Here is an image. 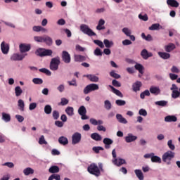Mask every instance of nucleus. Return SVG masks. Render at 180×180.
<instances>
[{
	"label": "nucleus",
	"instance_id": "1",
	"mask_svg": "<svg viewBox=\"0 0 180 180\" xmlns=\"http://www.w3.org/2000/svg\"><path fill=\"white\" fill-rule=\"evenodd\" d=\"M35 54L38 57H49L50 56H52L53 51L51 49L39 48L35 51Z\"/></svg>",
	"mask_w": 180,
	"mask_h": 180
},
{
	"label": "nucleus",
	"instance_id": "2",
	"mask_svg": "<svg viewBox=\"0 0 180 180\" xmlns=\"http://www.w3.org/2000/svg\"><path fill=\"white\" fill-rule=\"evenodd\" d=\"M87 171L89 174L94 175L95 176H99V175H101V170L99 169L98 165L95 163L91 164L88 167Z\"/></svg>",
	"mask_w": 180,
	"mask_h": 180
},
{
	"label": "nucleus",
	"instance_id": "3",
	"mask_svg": "<svg viewBox=\"0 0 180 180\" xmlns=\"http://www.w3.org/2000/svg\"><path fill=\"white\" fill-rule=\"evenodd\" d=\"M60 64H61L60 56H56L51 60L49 68L51 70V71H57Z\"/></svg>",
	"mask_w": 180,
	"mask_h": 180
},
{
	"label": "nucleus",
	"instance_id": "4",
	"mask_svg": "<svg viewBox=\"0 0 180 180\" xmlns=\"http://www.w3.org/2000/svg\"><path fill=\"white\" fill-rule=\"evenodd\" d=\"M174 157L175 153L169 150L163 154L162 158L164 162H167V165H171V160H172V158H174Z\"/></svg>",
	"mask_w": 180,
	"mask_h": 180
},
{
	"label": "nucleus",
	"instance_id": "5",
	"mask_svg": "<svg viewBox=\"0 0 180 180\" xmlns=\"http://www.w3.org/2000/svg\"><path fill=\"white\" fill-rule=\"evenodd\" d=\"M80 30L84 34H87V36H96V34L89 28V27L85 24L80 25Z\"/></svg>",
	"mask_w": 180,
	"mask_h": 180
},
{
	"label": "nucleus",
	"instance_id": "6",
	"mask_svg": "<svg viewBox=\"0 0 180 180\" xmlns=\"http://www.w3.org/2000/svg\"><path fill=\"white\" fill-rule=\"evenodd\" d=\"M98 89H99V85L96 84H90L84 89V94L85 95H88L89 92H93L94 91H98Z\"/></svg>",
	"mask_w": 180,
	"mask_h": 180
},
{
	"label": "nucleus",
	"instance_id": "7",
	"mask_svg": "<svg viewBox=\"0 0 180 180\" xmlns=\"http://www.w3.org/2000/svg\"><path fill=\"white\" fill-rule=\"evenodd\" d=\"M78 113L80 116H82V120H87V119H89V117L86 115V108L85 106H80L78 109Z\"/></svg>",
	"mask_w": 180,
	"mask_h": 180
},
{
	"label": "nucleus",
	"instance_id": "8",
	"mask_svg": "<svg viewBox=\"0 0 180 180\" xmlns=\"http://www.w3.org/2000/svg\"><path fill=\"white\" fill-rule=\"evenodd\" d=\"M62 60L65 62V64H70L71 63V55L67 51H63L62 52Z\"/></svg>",
	"mask_w": 180,
	"mask_h": 180
},
{
	"label": "nucleus",
	"instance_id": "9",
	"mask_svg": "<svg viewBox=\"0 0 180 180\" xmlns=\"http://www.w3.org/2000/svg\"><path fill=\"white\" fill-rule=\"evenodd\" d=\"M27 56V53L25 54H19V53H13L11 57V61H22L25 57Z\"/></svg>",
	"mask_w": 180,
	"mask_h": 180
},
{
	"label": "nucleus",
	"instance_id": "10",
	"mask_svg": "<svg viewBox=\"0 0 180 180\" xmlns=\"http://www.w3.org/2000/svg\"><path fill=\"white\" fill-rule=\"evenodd\" d=\"M79 141H81V134L78 132H76L72 136V143L78 144Z\"/></svg>",
	"mask_w": 180,
	"mask_h": 180
},
{
	"label": "nucleus",
	"instance_id": "11",
	"mask_svg": "<svg viewBox=\"0 0 180 180\" xmlns=\"http://www.w3.org/2000/svg\"><path fill=\"white\" fill-rule=\"evenodd\" d=\"M141 56L143 58V60H148L150 57H153V53H148V51H147V49H143L141 52Z\"/></svg>",
	"mask_w": 180,
	"mask_h": 180
},
{
	"label": "nucleus",
	"instance_id": "12",
	"mask_svg": "<svg viewBox=\"0 0 180 180\" xmlns=\"http://www.w3.org/2000/svg\"><path fill=\"white\" fill-rule=\"evenodd\" d=\"M178 120V118L175 115H167L165 117V122L167 123L175 122Z\"/></svg>",
	"mask_w": 180,
	"mask_h": 180
},
{
	"label": "nucleus",
	"instance_id": "13",
	"mask_svg": "<svg viewBox=\"0 0 180 180\" xmlns=\"http://www.w3.org/2000/svg\"><path fill=\"white\" fill-rule=\"evenodd\" d=\"M20 53H27V51H30V45H27L25 44H20Z\"/></svg>",
	"mask_w": 180,
	"mask_h": 180
},
{
	"label": "nucleus",
	"instance_id": "14",
	"mask_svg": "<svg viewBox=\"0 0 180 180\" xmlns=\"http://www.w3.org/2000/svg\"><path fill=\"white\" fill-rule=\"evenodd\" d=\"M112 163L114 165H117V167H120L121 165H123V164H126V160L122 158H115L112 160Z\"/></svg>",
	"mask_w": 180,
	"mask_h": 180
},
{
	"label": "nucleus",
	"instance_id": "15",
	"mask_svg": "<svg viewBox=\"0 0 180 180\" xmlns=\"http://www.w3.org/2000/svg\"><path fill=\"white\" fill-rule=\"evenodd\" d=\"M1 49L3 54H8L9 53V45L5 44V41L1 43Z\"/></svg>",
	"mask_w": 180,
	"mask_h": 180
},
{
	"label": "nucleus",
	"instance_id": "16",
	"mask_svg": "<svg viewBox=\"0 0 180 180\" xmlns=\"http://www.w3.org/2000/svg\"><path fill=\"white\" fill-rule=\"evenodd\" d=\"M175 49H176V46L173 43L165 46V50L167 53H171L173 50H175Z\"/></svg>",
	"mask_w": 180,
	"mask_h": 180
},
{
	"label": "nucleus",
	"instance_id": "17",
	"mask_svg": "<svg viewBox=\"0 0 180 180\" xmlns=\"http://www.w3.org/2000/svg\"><path fill=\"white\" fill-rule=\"evenodd\" d=\"M136 139H137L136 136H134L131 134H129L128 136L125 137V141L127 143H131L133 141H136Z\"/></svg>",
	"mask_w": 180,
	"mask_h": 180
},
{
	"label": "nucleus",
	"instance_id": "18",
	"mask_svg": "<svg viewBox=\"0 0 180 180\" xmlns=\"http://www.w3.org/2000/svg\"><path fill=\"white\" fill-rule=\"evenodd\" d=\"M108 86L110 88L111 92H112V94H115L117 95V96H120V98H123V94H122L119 90L114 88V86L112 85H109Z\"/></svg>",
	"mask_w": 180,
	"mask_h": 180
},
{
	"label": "nucleus",
	"instance_id": "19",
	"mask_svg": "<svg viewBox=\"0 0 180 180\" xmlns=\"http://www.w3.org/2000/svg\"><path fill=\"white\" fill-rule=\"evenodd\" d=\"M143 84H141V82L137 81L132 85L133 91L134 92H137L138 91H140V88H141V86Z\"/></svg>",
	"mask_w": 180,
	"mask_h": 180
},
{
	"label": "nucleus",
	"instance_id": "20",
	"mask_svg": "<svg viewBox=\"0 0 180 180\" xmlns=\"http://www.w3.org/2000/svg\"><path fill=\"white\" fill-rule=\"evenodd\" d=\"M167 4L172 8H178L179 6V3L176 0H167Z\"/></svg>",
	"mask_w": 180,
	"mask_h": 180
},
{
	"label": "nucleus",
	"instance_id": "21",
	"mask_svg": "<svg viewBox=\"0 0 180 180\" xmlns=\"http://www.w3.org/2000/svg\"><path fill=\"white\" fill-rule=\"evenodd\" d=\"M134 68L135 70L139 71V74H142V75L144 74V66H143V65L140 63H136L134 65Z\"/></svg>",
	"mask_w": 180,
	"mask_h": 180
},
{
	"label": "nucleus",
	"instance_id": "22",
	"mask_svg": "<svg viewBox=\"0 0 180 180\" xmlns=\"http://www.w3.org/2000/svg\"><path fill=\"white\" fill-rule=\"evenodd\" d=\"M134 172L139 180H144V174H143V172L141 169H135Z\"/></svg>",
	"mask_w": 180,
	"mask_h": 180
},
{
	"label": "nucleus",
	"instance_id": "23",
	"mask_svg": "<svg viewBox=\"0 0 180 180\" xmlns=\"http://www.w3.org/2000/svg\"><path fill=\"white\" fill-rule=\"evenodd\" d=\"M150 94H153V95H159V94L161 92L160 90V88L155 87V86H151L150 88Z\"/></svg>",
	"mask_w": 180,
	"mask_h": 180
},
{
	"label": "nucleus",
	"instance_id": "24",
	"mask_svg": "<svg viewBox=\"0 0 180 180\" xmlns=\"http://www.w3.org/2000/svg\"><path fill=\"white\" fill-rule=\"evenodd\" d=\"M91 138L95 141H101L102 140V136L98 133H93L91 134Z\"/></svg>",
	"mask_w": 180,
	"mask_h": 180
},
{
	"label": "nucleus",
	"instance_id": "25",
	"mask_svg": "<svg viewBox=\"0 0 180 180\" xmlns=\"http://www.w3.org/2000/svg\"><path fill=\"white\" fill-rule=\"evenodd\" d=\"M58 142L60 143V144H62V146H67V144H68V139L65 136H60L58 139Z\"/></svg>",
	"mask_w": 180,
	"mask_h": 180
},
{
	"label": "nucleus",
	"instance_id": "26",
	"mask_svg": "<svg viewBox=\"0 0 180 180\" xmlns=\"http://www.w3.org/2000/svg\"><path fill=\"white\" fill-rule=\"evenodd\" d=\"M86 78H88L91 82H98L99 81V77L94 75H86Z\"/></svg>",
	"mask_w": 180,
	"mask_h": 180
},
{
	"label": "nucleus",
	"instance_id": "27",
	"mask_svg": "<svg viewBox=\"0 0 180 180\" xmlns=\"http://www.w3.org/2000/svg\"><path fill=\"white\" fill-rule=\"evenodd\" d=\"M86 60V58L85 56L82 55H75V61L77 63H81L82 61H85Z\"/></svg>",
	"mask_w": 180,
	"mask_h": 180
},
{
	"label": "nucleus",
	"instance_id": "28",
	"mask_svg": "<svg viewBox=\"0 0 180 180\" xmlns=\"http://www.w3.org/2000/svg\"><path fill=\"white\" fill-rule=\"evenodd\" d=\"M116 117H117L118 122H120V123H123L124 124H126V123H127V120H126V118L123 117V116H122V115L117 114Z\"/></svg>",
	"mask_w": 180,
	"mask_h": 180
},
{
	"label": "nucleus",
	"instance_id": "29",
	"mask_svg": "<svg viewBox=\"0 0 180 180\" xmlns=\"http://www.w3.org/2000/svg\"><path fill=\"white\" fill-rule=\"evenodd\" d=\"M49 171L51 174H57V172H60V167L58 166H51Z\"/></svg>",
	"mask_w": 180,
	"mask_h": 180
},
{
	"label": "nucleus",
	"instance_id": "30",
	"mask_svg": "<svg viewBox=\"0 0 180 180\" xmlns=\"http://www.w3.org/2000/svg\"><path fill=\"white\" fill-rule=\"evenodd\" d=\"M158 54L163 60H168L171 57V55L167 52H159Z\"/></svg>",
	"mask_w": 180,
	"mask_h": 180
},
{
	"label": "nucleus",
	"instance_id": "31",
	"mask_svg": "<svg viewBox=\"0 0 180 180\" xmlns=\"http://www.w3.org/2000/svg\"><path fill=\"white\" fill-rule=\"evenodd\" d=\"M103 44L107 49H110V47H113L114 43L112 41H109V39H104Z\"/></svg>",
	"mask_w": 180,
	"mask_h": 180
},
{
	"label": "nucleus",
	"instance_id": "32",
	"mask_svg": "<svg viewBox=\"0 0 180 180\" xmlns=\"http://www.w3.org/2000/svg\"><path fill=\"white\" fill-rule=\"evenodd\" d=\"M23 174L26 176L34 174V170L30 167L25 168L23 170Z\"/></svg>",
	"mask_w": 180,
	"mask_h": 180
},
{
	"label": "nucleus",
	"instance_id": "33",
	"mask_svg": "<svg viewBox=\"0 0 180 180\" xmlns=\"http://www.w3.org/2000/svg\"><path fill=\"white\" fill-rule=\"evenodd\" d=\"M65 111L68 116H74V108L67 107Z\"/></svg>",
	"mask_w": 180,
	"mask_h": 180
},
{
	"label": "nucleus",
	"instance_id": "34",
	"mask_svg": "<svg viewBox=\"0 0 180 180\" xmlns=\"http://www.w3.org/2000/svg\"><path fill=\"white\" fill-rule=\"evenodd\" d=\"M2 120L6 122H11V115L6 112H2Z\"/></svg>",
	"mask_w": 180,
	"mask_h": 180
},
{
	"label": "nucleus",
	"instance_id": "35",
	"mask_svg": "<svg viewBox=\"0 0 180 180\" xmlns=\"http://www.w3.org/2000/svg\"><path fill=\"white\" fill-rule=\"evenodd\" d=\"M141 37L144 40H146V41H153V37L151 36V34H148L147 36H146V34L143 32L141 34Z\"/></svg>",
	"mask_w": 180,
	"mask_h": 180
},
{
	"label": "nucleus",
	"instance_id": "36",
	"mask_svg": "<svg viewBox=\"0 0 180 180\" xmlns=\"http://www.w3.org/2000/svg\"><path fill=\"white\" fill-rule=\"evenodd\" d=\"M44 43H46L48 46H51L53 44V39L50 37H44Z\"/></svg>",
	"mask_w": 180,
	"mask_h": 180
},
{
	"label": "nucleus",
	"instance_id": "37",
	"mask_svg": "<svg viewBox=\"0 0 180 180\" xmlns=\"http://www.w3.org/2000/svg\"><path fill=\"white\" fill-rule=\"evenodd\" d=\"M15 96H20L23 94V90H22L20 86H18L15 88Z\"/></svg>",
	"mask_w": 180,
	"mask_h": 180
},
{
	"label": "nucleus",
	"instance_id": "38",
	"mask_svg": "<svg viewBox=\"0 0 180 180\" xmlns=\"http://www.w3.org/2000/svg\"><path fill=\"white\" fill-rule=\"evenodd\" d=\"M104 107L107 110H110L112 109V103L108 100L105 101Z\"/></svg>",
	"mask_w": 180,
	"mask_h": 180
},
{
	"label": "nucleus",
	"instance_id": "39",
	"mask_svg": "<svg viewBox=\"0 0 180 180\" xmlns=\"http://www.w3.org/2000/svg\"><path fill=\"white\" fill-rule=\"evenodd\" d=\"M152 162H158V164H161V158L155 155H152L151 158Z\"/></svg>",
	"mask_w": 180,
	"mask_h": 180
},
{
	"label": "nucleus",
	"instance_id": "40",
	"mask_svg": "<svg viewBox=\"0 0 180 180\" xmlns=\"http://www.w3.org/2000/svg\"><path fill=\"white\" fill-rule=\"evenodd\" d=\"M53 110V108H51V105H46L44 107V112L46 113V115H50V113H51Z\"/></svg>",
	"mask_w": 180,
	"mask_h": 180
},
{
	"label": "nucleus",
	"instance_id": "41",
	"mask_svg": "<svg viewBox=\"0 0 180 180\" xmlns=\"http://www.w3.org/2000/svg\"><path fill=\"white\" fill-rule=\"evenodd\" d=\"M172 96L173 99H176L177 98H179L180 92L178 90H173Z\"/></svg>",
	"mask_w": 180,
	"mask_h": 180
},
{
	"label": "nucleus",
	"instance_id": "42",
	"mask_svg": "<svg viewBox=\"0 0 180 180\" xmlns=\"http://www.w3.org/2000/svg\"><path fill=\"white\" fill-rule=\"evenodd\" d=\"M18 106L20 108V110H21L22 112L25 110V102L23 101V100H18Z\"/></svg>",
	"mask_w": 180,
	"mask_h": 180
},
{
	"label": "nucleus",
	"instance_id": "43",
	"mask_svg": "<svg viewBox=\"0 0 180 180\" xmlns=\"http://www.w3.org/2000/svg\"><path fill=\"white\" fill-rule=\"evenodd\" d=\"M94 44H96L97 46H99L101 49H103L105 47V45L103 44V42L99 39H95L94 40Z\"/></svg>",
	"mask_w": 180,
	"mask_h": 180
},
{
	"label": "nucleus",
	"instance_id": "44",
	"mask_svg": "<svg viewBox=\"0 0 180 180\" xmlns=\"http://www.w3.org/2000/svg\"><path fill=\"white\" fill-rule=\"evenodd\" d=\"M146 96H150V91L145 90L143 92L141 93L140 94L141 99H144Z\"/></svg>",
	"mask_w": 180,
	"mask_h": 180
},
{
	"label": "nucleus",
	"instance_id": "45",
	"mask_svg": "<svg viewBox=\"0 0 180 180\" xmlns=\"http://www.w3.org/2000/svg\"><path fill=\"white\" fill-rule=\"evenodd\" d=\"M92 150L96 154H99V151H103L104 149L102 146H94Z\"/></svg>",
	"mask_w": 180,
	"mask_h": 180
},
{
	"label": "nucleus",
	"instance_id": "46",
	"mask_svg": "<svg viewBox=\"0 0 180 180\" xmlns=\"http://www.w3.org/2000/svg\"><path fill=\"white\" fill-rule=\"evenodd\" d=\"M32 82L36 85H41V84H43V79L40 78H34Z\"/></svg>",
	"mask_w": 180,
	"mask_h": 180
},
{
	"label": "nucleus",
	"instance_id": "47",
	"mask_svg": "<svg viewBox=\"0 0 180 180\" xmlns=\"http://www.w3.org/2000/svg\"><path fill=\"white\" fill-rule=\"evenodd\" d=\"M149 30H160V24H153L150 27H149Z\"/></svg>",
	"mask_w": 180,
	"mask_h": 180
},
{
	"label": "nucleus",
	"instance_id": "48",
	"mask_svg": "<svg viewBox=\"0 0 180 180\" xmlns=\"http://www.w3.org/2000/svg\"><path fill=\"white\" fill-rule=\"evenodd\" d=\"M112 85L113 86H115V88H120V86H122V84L120 82H119V81H117L116 79H113L112 81Z\"/></svg>",
	"mask_w": 180,
	"mask_h": 180
},
{
	"label": "nucleus",
	"instance_id": "49",
	"mask_svg": "<svg viewBox=\"0 0 180 180\" xmlns=\"http://www.w3.org/2000/svg\"><path fill=\"white\" fill-rule=\"evenodd\" d=\"M103 144L112 145L113 144V140L110 138H105L103 141Z\"/></svg>",
	"mask_w": 180,
	"mask_h": 180
},
{
	"label": "nucleus",
	"instance_id": "50",
	"mask_svg": "<svg viewBox=\"0 0 180 180\" xmlns=\"http://www.w3.org/2000/svg\"><path fill=\"white\" fill-rule=\"evenodd\" d=\"M2 167H8V168H13L15 167V164L12 162H7L2 164Z\"/></svg>",
	"mask_w": 180,
	"mask_h": 180
},
{
	"label": "nucleus",
	"instance_id": "51",
	"mask_svg": "<svg viewBox=\"0 0 180 180\" xmlns=\"http://www.w3.org/2000/svg\"><path fill=\"white\" fill-rule=\"evenodd\" d=\"M155 105H158V106H167V103H168V102L165 101H156Z\"/></svg>",
	"mask_w": 180,
	"mask_h": 180
},
{
	"label": "nucleus",
	"instance_id": "52",
	"mask_svg": "<svg viewBox=\"0 0 180 180\" xmlns=\"http://www.w3.org/2000/svg\"><path fill=\"white\" fill-rule=\"evenodd\" d=\"M39 72H43L44 74H46L49 76L51 75V72L46 68H41L39 69Z\"/></svg>",
	"mask_w": 180,
	"mask_h": 180
},
{
	"label": "nucleus",
	"instance_id": "53",
	"mask_svg": "<svg viewBox=\"0 0 180 180\" xmlns=\"http://www.w3.org/2000/svg\"><path fill=\"white\" fill-rule=\"evenodd\" d=\"M115 103L117 106H124L126 101L124 100H116Z\"/></svg>",
	"mask_w": 180,
	"mask_h": 180
},
{
	"label": "nucleus",
	"instance_id": "54",
	"mask_svg": "<svg viewBox=\"0 0 180 180\" xmlns=\"http://www.w3.org/2000/svg\"><path fill=\"white\" fill-rule=\"evenodd\" d=\"M110 75V77H112V78H115V79H119V78H120V75L115 72V71H111Z\"/></svg>",
	"mask_w": 180,
	"mask_h": 180
},
{
	"label": "nucleus",
	"instance_id": "55",
	"mask_svg": "<svg viewBox=\"0 0 180 180\" xmlns=\"http://www.w3.org/2000/svg\"><path fill=\"white\" fill-rule=\"evenodd\" d=\"M68 99L65 98H61L60 103L58 105H61V106H65V105H68Z\"/></svg>",
	"mask_w": 180,
	"mask_h": 180
},
{
	"label": "nucleus",
	"instance_id": "56",
	"mask_svg": "<svg viewBox=\"0 0 180 180\" xmlns=\"http://www.w3.org/2000/svg\"><path fill=\"white\" fill-rule=\"evenodd\" d=\"M39 144H40L41 146L43 144H46V145L47 144V142L43 135H41L39 139Z\"/></svg>",
	"mask_w": 180,
	"mask_h": 180
},
{
	"label": "nucleus",
	"instance_id": "57",
	"mask_svg": "<svg viewBox=\"0 0 180 180\" xmlns=\"http://www.w3.org/2000/svg\"><path fill=\"white\" fill-rule=\"evenodd\" d=\"M53 117L55 120H57L60 117V112L57 110H53L52 113Z\"/></svg>",
	"mask_w": 180,
	"mask_h": 180
},
{
	"label": "nucleus",
	"instance_id": "58",
	"mask_svg": "<svg viewBox=\"0 0 180 180\" xmlns=\"http://www.w3.org/2000/svg\"><path fill=\"white\" fill-rule=\"evenodd\" d=\"M122 32L127 35V36H130L131 34V30L127 27H124L122 29Z\"/></svg>",
	"mask_w": 180,
	"mask_h": 180
},
{
	"label": "nucleus",
	"instance_id": "59",
	"mask_svg": "<svg viewBox=\"0 0 180 180\" xmlns=\"http://www.w3.org/2000/svg\"><path fill=\"white\" fill-rule=\"evenodd\" d=\"M167 146L169 148L172 150H175V145L172 143V140H169L167 142Z\"/></svg>",
	"mask_w": 180,
	"mask_h": 180
},
{
	"label": "nucleus",
	"instance_id": "60",
	"mask_svg": "<svg viewBox=\"0 0 180 180\" xmlns=\"http://www.w3.org/2000/svg\"><path fill=\"white\" fill-rule=\"evenodd\" d=\"M34 40H35V41H37L38 43H44V37H34Z\"/></svg>",
	"mask_w": 180,
	"mask_h": 180
},
{
	"label": "nucleus",
	"instance_id": "61",
	"mask_svg": "<svg viewBox=\"0 0 180 180\" xmlns=\"http://www.w3.org/2000/svg\"><path fill=\"white\" fill-rule=\"evenodd\" d=\"M94 54L95 56H102V54H103V53L102 52V51H101V49L99 48H96L95 50H94Z\"/></svg>",
	"mask_w": 180,
	"mask_h": 180
},
{
	"label": "nucleus",
	"instance_id": "62",
	"mask_svg": "<svg viewBox=\"0 0 180 180\" xmlns=\"http://www.w3.org/2000/svg\"><path fill=\"white\" fill-rule=\"evenodd\" d=\"M37 108V103H32L30 104L29 109L30 110H34V109Z\"/></svg>",
	"mask_w": 180,
	"mask_h": 180
},
{
	"label": "nucleus",
	"instance_id": "63",
	"mask_svg": "<svg viewBox=\"0 0 180 180\" xmlns=\"http://www.w3.org/2000/svg\"><path fill=\"white\" fill-rule=\"evenodd\" d=\"M15 119H17L18 122H19L20 123H22V122H23V120H25V117H23V116L19 115H15Z\"/></svg>",
	"mask_w": 180,
	"mask_h": 180
},
{
	"label": "nucleus",
	"instance_id": "64",
	"mask_svg": "<svg viewBox=\"0 0 180 180\" xmlns=\"http://www.w3.org/2000/svg\"><path fill=\"white\" fill-rule=\"evenodd\" d=\"M139 113L141 116H147V110L143 108L139 110Z\"/></svg>",
	"mask_w": 180,
	"mask_h": 180
}]
</instances>
